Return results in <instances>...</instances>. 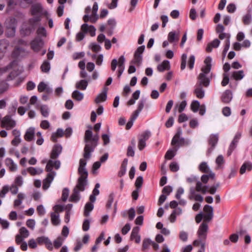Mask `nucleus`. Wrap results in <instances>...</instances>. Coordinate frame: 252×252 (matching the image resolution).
<instances>
[{"label": "nucleus", "mask_w": 252, "mask_h": 252, "mask_svg": "<svg viewBox=\"0 0 252 252\" xmlns=\"http://www.w3.org/2000/svg\"><path fill=\"white\" fill-rule=\"evenodd\" d=\"M47 172L48 173L47 174V177L45 179L48 181H51L52 182L54 180L55 176L56 175V172L53 170Z\"/></svg>", "instance_id": "54"}, {"label": "nucleus", "mask_w": 252, "mask_h": 252, "mask_svg": "<svg viewBox=\"0 0 252 252\" xmlns=\"http://www.w3.org/2000/svg\"><path fill=\"white\" fill-rule=\"evenodd\" d=\"M143 182V177L141 176H138L135 182V186L137 189H139L141 188Z\"/></svg>", "instance_id": "51"}, {"label": "nucleus", "mask_w": 252, "mask_h": 252, "mask_svg": "<svg viewBox=\"0 0 252 252\" xmlns=\"http://www.w3.org/2000/svg\"><path fill=\"white\" fill-rule=\"evenodd\" d=\"M189 198L190 200H195V201L202 202L203 201V197L199 194H197L195 192V188L191 187L189 189Z\"/></svg>", "instance_id": "17"}, {"label": "nucleus", "mask_w": 252, "mask_h": 252, "mask_svg": "<svg viewBox=\"0 0 252 252\" xmlns=\"http://www.w3.org/2000/svg\"><path fill=\"white\" fill-rule=\"evenodd\" d=\"M251 20H252V15H251V13H247L243 17V23L246 25H249L251 23Z\"/></svg>", "instance_id": "47"}, {"label": "nucleus", "mask_w": 252, "mask_h": 252, "mask_svg": "<svg viewBox=\"0 0 252 252\" xmlns=\"http://www.w3.org/2000/svg\"><path fill=\"white\" fill-rule=\"evenodd\" d=\"M212 61V58L210 56L207 57L204 60V63L205 65L201 68L202 72L199 74L198 77V80L196 83L200 84V86L207 87L210 84V79L207 76V75L211 71Z\"/></svg>", "instance_id": "3"}, {"label": "nucleus", "mask_w": 252, "mask_h": 252, "mask_svg": "<svg viewBox=\"0 0 252 252\" xmlns=\"http://www.w3.org/2000/svg\"><path fill=\"white\" fill-rule=\"evenodd\" d=\"M78 173L80 175L78 179V187H80L82 190H85L87 185V178L88 173L86 168L79 167Z\"/></svg>", "instance_id": "4"}, {"label": "nucleus", "mask_w": 252, "mask_h": 252, "mask_svg": "<svg viewBox=\"0 0 252 252\" xmlns=\"http://www.w3.org/2000/svg\"><path fill=\"white\" fill-rule=\"evenodd\" d=\"M178 142L176 144H178L179 146H183V145H188L189 144V141L188 140H185L183 137H180V138H177Z\"/></svg>", "instance_id": "58"}, {"label": "nucleus", "mask_w": 252, "mask_h": 252, "mask_svg": "<svg viewBox=\"0 0 252 252\" xmlns=\"http://www.w3.org/2000/svg\"><path fill=\"white\" fill-rule=\"evenodd\" d=\"M194 94L196 96L200 99L203 98L205 95V91L202 86H200L199 84H196L194 86Z\"/></svg>", "instance_id": "20"}, {"label": "nucleus", "mask_w": 252, "mask_h": 252, "mask_svg": "<svg viewBox=\"0 0 252 252\" xmlns=\"http://www.w3.org/2000/svg\"><path fill=\"white\" fill-rule=\"evenodd\" d=\"M107 99V95H106L105 93H101L98 94L96 98H95L94 101L96 103H99L101 101H104Z\"/></svg>", "instance_id": "43"}, {"label": "nucleus", "mask_w": 252, "mask_h": 252, "mask_svg": "<svg viewBox=\"0 0 252 252\" xmlns=\"http://www.w3.org/2000/svg\"><path fill=\"white\" fill-rule=\"evenodd\" d=\"M195 62V57L194 55H191L189 57L188 61V66L189 68L191 70L193 69Z\"/></svg>", "instance_id": "60"}, {"label": "nucleus", "mask_w": 252, "mask_h": 252, "mask_svg": "<svg viewBox=\"0 0 252 252\" xmlns=\"http://www.w3.org/2000/svg\"><path fill=\"white\" fill-rule=\"evenodd\" d=\"M115 197V194L114 192H111L108 197V199L106 205V207L107 209H110L111 207L112 204L114 201V199Z\"/></svg>", "instance_id": "45"}, {"label": "nucleus", "mask_w": 252, "mask_h": 252, "mask_svg": "<svg viewBox=\"0 0 252 252\" xmlns=\"http://www.w3.org/2000/svg\"><path fill=\"white\" fill-rule=\"evenodd\" d=\"M71 96L74 99L80 101L84 98V94L78 90H75L72 93Z\"/></svg>", "instance_id": "34"}, {"label": "nucleus", "mask_w": 252, "mask_h": 252, "mask_svg": "<svg viewBox=\"0 0 252 252\" xmlns=\"http://www.w3.org/2000/svg\"><path fill=\"white\" fill-rule=\"evenodd\" d=\"M146 102V98H141L138 102V107L137 110H138V111H140V112L143 109L144 104H145Z\"/></svg>", "instance_id": "56"}, {"label": "nucleus", "mask_w": 252, "mask_h": 252, "mask_svg": "<svg viewBox=\"0 0 252 252\" xmlns=\"http://www.w3.org/2000/svg\"><path fill=\"white\" fill-rule=\"evenodd\" d=\"M218 140L219 134H212L210 135L208 143L211 147L208 148L207 151L206 155L207 156H209L212 153L213 150L217 144Z\"/></svg>", "instance_id": "7"}, {"label": "nucleus", "mask_w": 252, "mask_h": 252, "mask_svg": "<svg viewBox=\"0 0 252 252\" xmlns=\"http://www.w3.org/2000/svg\"><path fill=\"white\" fill-rule=\"evenodd\" d=\"M198 169L201 172L205 173H210L211 172H212L210 170V169L207 162L205 161L202 162L199 164Z\"/></svg>", "instance_id": "32"}, {"label": "nucleus", "mask_w": 252, "mask_h": 252, "mask_svg": "<svg viewBox=\"0 0 252 252\" xmlns=\"http://www.w3.org/2000/svg\"><path fill=\"white\" fill-rule=\"evenodd\" d=\"M245 76L243 70L235 71L232 73V77L236 80L242 79Z\"/></svg>", "instance_id": "37"}, {"label": "nucleus", "mask_w": 252, "mask_h": 252, "mask_svg": "<svg viewBox=\"0 0 252 252\" xmlns=\"http://www.w3.org/2000/svg\"><path fill=\"white\" fill-rule=\"evenodd\" d=\"M17 24V21L15 18L10 17L6 19L5 27L7 36L12 37L15 35Z\"/></svg>", "instance_id": "5"}, {"label": "nucleus", "mask_w": 252, "mask_h": 252, "mask_svg": "<svg viewBox=\"0 0 252 252\" xmlns=\"http://www.w3.org/2000/svg\"><path fill=\"white\" fill-rule=\"evenodd\" d=\"M187 55L183 54L181 57V69L184 70L185 69L187 63Z\"/></svg>", "instance_id": "50"}, {"label": "nucleus", "mask_w": 252, "mask_h": 252, "mask_svg": "<svg viewBox=\"0 0 252 252\" xmlns=\"http://www.w3.org/2000/svg\"><path fill=\"white\" fill-rule=\"evenodd\" d=\"M233 98V94L231 91L225 90L221 95V100L224 103H229Z\"/></svg>", "instance_id": "19"}, {"label": "nucleus", "mask_w": 252, "mask_h": 252, "mask_svg": "<svg viewBox=\"0 0 252 252\" xmlns=\"http://www.w3.org/2000/svg\"><path fill=\"white\" fill-rule=\"evenodd\" d=\"M226 9L228 12L233 13L236 11V7L235 4L231 3L227 5Z\"/></svg>", "instance_id": "59"}, {"label": "nucleus", "mask_w": 252, "mask_h": 252, "mask_svg": "<svg viewBox=\"0 0 252 252\" xmlns=\"http://www.w3.org/2000/svg\"><path fill=\"white\" fill-rule=\"evenodd\" d=\"M50 63L48 61H44L40 67L42 71L44 73H48L50 71Z\"/></svg>", "instance_id": "39"}, {"label": "nucleus", "mask_w": 252, "mask_h": 252, "mask_svg": "<svg viewBox=\"0 0 252 252\" xmlns=\"http://www.w3.org/2000/svg\"><path fill=\"white\" fill-rule=\"evenodd\" d=\"M177 150V149L168 150L165 154V158L167 159H171L175 156Z\"/></svg>", "instance_id": "44"}, {"label": "nucleus", "mask_w": 252, "mask_h": 252, "mask_svg": "<svg viewBox=\"0 0 252 252\" xmlns=\"http://www.w3.org/2000/svg\"><path fill=\"white\" fill-rule=\"evenodd\" d=\"M44 45L43 40L39 37H35L31 42V48L35 52H38Z\"/></svg>", "instance_id": "8"}, {"label": "nucleus", "mask_w": 252, "mask_h": 252, "mask_svg": "<svg viewBox=\"0 0 252 252\" xmlns=\"http://www.w3.org/2000/svg\"><path fill=\"white\" fill-rule=\"evenodd\" d=\"M61 161L56 159H50L47 161L45 167L46 171H51L53 170V168L56 170H58L61 166Z\"/></svg>", "instance_id": "9"}, {"label": "nucleus", "mask_w": 252, "mask_h": 252, "mask_svg": "<svg viewBox=\"0 0 252 252\" xmlns=\"http://www.w3.org/2000/svg\"><path fill=\"white\" fill-rule=\"evenodd\" d=\"M40 21V16H34L33 17L30 18L27 23L33 29H35V28Z\"/></svg>", "instance_id": "27"}, {"label": "nucleus", "mask_w": 252, "mask_h": 252, "mask_svg": "<svg viewBox=\"0 0 252 252\" xmlns=\"http://www.w3.org/2000/svg\"><path fill=\"white\" fill-rule=\"evenodd\" d=\"M150 136L151 132L149 131H146L141 135L139 139L146 141L149 138Z\"/></svg>", "instance_id": "64"}, {"label": "nucleus", "mask_w": 252, "mask_h": 252, "mask_svg": "<svg viewBox=\"0 0 252 252\" xmlns=\"http://www.w3.org/2000/svg\"><path fill=\"white\" fill-rule=\"evenodd\" d=\"M237 143H238L236 142H235L233 140L232 141L231 143H230V144L229 145V148H228V150L227 151V154L228 156H230L231 155L233 150L236 148Z\"/></svg>", "instance_id": "48"}, {"label": "nucleus", "mask_w": 252, "mask_h": 252, "mask_svg": "<svg viewBox=\"0 0 252 252\" xmlns=\"http://www.w3.org/2000/svg\"><path fill=\"white\" fill-rule=\"evenodd\" d=\"M9 72L4 81L0 82V94H3L8 88V84L6 82L14 80L19 74L17 69V62L13 61L7 66L0 68V76Z\"/></svg>", "instance_id": "1"}, {"label": "nucleus", "mask_w": 252, "mask_h": 252, "mask_svg": "<svg viewBox=\"0 0 252 252\" xmlns=\"http://www.w3.org/2000/svg\"><path fill=\"white\" fill-rule=\"evenodd\" d=\"M152 243V241H151L150 239H145L143 241L142 244V251H145V250L148 249L150 246L151 245Z\"/></svg>", "instance_id": "49"}, {"label": "nucleus", "mask_w": 252, "mask_h": 252, "mask_svg": "<svg viewBox=\"0 0 252 252\" xmlns=\"http://www.w3.org/2000/svg\"><path fill=\"white\" fill-rule=\"evenodd\" d=\"M200 106V103L198 100H193L190 105V108L193 112L195 113L198 111Z\"/></svg>", "instance_id": "42"}, {"label": "nucleus", "mask_w": 252, "mask_h": 252, "mask_svg": "<svg viewBox=\"0 0 252 252\" xmlns=\"http://www.w3.org/2000/svg\"><path fill=\"white\" fill-rule=\"evenodd\" d=\"M37 243L39 245H42L44 244L46 248L49 250H51L53 249V245L52 242L50 240V239L45 236H41L38 237L36 239Z\"/></svg>", "instance_id": "12"}, {"label": "nucleus", "mask_w": 252, "mask_h": 252, "mask_svg": "<svg viewBox=\"0 0 252 252\" xmlns=\"http://www.w3.org/2000/svg\"><path fill=\"white\" fill-rule=\"evenodd\" d=\"M169 62L167 60H164L161 64H158L157 69L159 72H163L165 70L169 68Z\"/></svg>", "instance_id": "33"}, {"label": "nucleus", "mask_w": 252, "mask_h": 252, "mask_svg": "<svg viewBox=\"0 0 252 252\" xmlns=\"http://www.w3.org/2000/svg\"><path fill=\"white\" fill-rule=\"evenodd\" d=\"M203 184L202 182L198 180L196 183V187L194 188L195 191L205 194L208 191L209 186L205 185H203Z\"/></svg>", "instance_id": "22"}, {"label": "nucleus", "mask_w": 252, "mask_h": 252, "mask_svg": "<svg viewBox=\"0 0 252 252\" xmlns=\"http://www.w3.org/2000/svg\"><path fill=\"white\" fill-rule=\"evenodd\" d=\"M35 0H20V5L22 7H26L28 5L32 4Z\"/></svg>", "instance_id": "53"}, {"label": "nucleus", "mask_w": 252, "mask_h": 252, "mask_svg": "<svg viewBox=\"0 0 252 252\" xmlns=\"http://www.w3.org/2000/svg\"><path fill=\"white\" fill-rule=\"evenodd\" d=\"M34 31V29H33L27 22H25L22 26L20 30V33L22 36H26L29 35Z\"/></svg>", "instance_id": "16"}, {"label": "nucleus", "mask_w": 252, "mask_h": 252, "mask_svg": "<svg viewBox=\"0 0 252 252\" xmlns=\"http://www.w3.org/2000/svg\"><path fill=\"white\" fill-rule=\"evenodd\" d=\"M5 164L8 167L9 170L11 172H14L17 170V165L14 162L13 160L10 158H6L5 160Z\"/></svg>", "instance_id": "26"}, {"label": "nucleus", "mask_w": 252, "mask_h": 252, "mask_svg": "<svg viewBox=\"0 0 252 252\" xmlns=\"http://www.w3.org/2000/svg\"><path fill=\"white\" fill-rule=\"evenodd\" d=\"M90 81V78L88 80L82 79L76 82L75 87L77 89L85 90L88 85V83Z\"/></svg>", "instance_id": "25"}, {"label": "nucleus", "mask_w": 252, "mask_h": 252, "mask_svg": "<svg viewBox=\"0 0 252 252\" xmlns=\"http://www.w3.org/2000/svg\"><path fill=\"white\" fill-rule=\"evenodd\" d=\"M34 128L32 127H30L25 133L24 139L28 142L32 141L34 139Z\"/></svg>", "instance_id": "24"}, {"label": "nucleus", "mask_w": 252, "mask_h": 252, "mask_svg": "<svg viewBox=\"0 0 252 252\" xmlns=\"http://www.w3.org/2000/svg\"><path fill=\"white\" fill-rule=\"evenodd\" d=\"M179 40V35L177 34L175 31L170 32L168 34V40L170 43L174 41H178Z\"/></svg>", "instance_id": "36"}, {"label": "nucleus", "mask_w": 252, "mask_h": 252, "mask_svg": "<svg viewBox=\"0 0 252 252\" xmlns=\"http://www.w3.org/2000/svg\"><path fill=\"white\" fill-rule=\"evenodd\" d=\"M43 7L39 3H36L32 5L31 8V14L32 16H40L43 14Z\"/></svg>", "instance_id": "11"}, {"label": "nucleus", "mask_w": 252, "mask_h": 252, "mask_svg": "<svg viewBox=\"0 0 252 252\" xmlns=\"http://www.w3.org/2000/svg\"><path fill=\"white\" fill-rule=\"evenodd\" d=\"M94 204L90 202H87L85 206L84 215L85 217H88L90 215V213L94 209Z\"/></svg>", "instance_id": "35"}, {"label": "nucleus", "mask_w": 252, "mask_h": 252, "mask_svg": "<svg viewBox=\"0 0 252 252\" xmlns=\"http://www.w3.org/2000/svg\"><path fill=\"white\" fill-rule=\"evenodd\" d=\"M81 30L85 33L89 32L90 35L92 37L94 36L95 35L96 29L93 25L89 26L86 23L83 24L81 26Z\"/></svg>", "instance_id": "18"}, {"label": "nucleus", "mask_w": 252, "mask_h": 252, "mask_svg": "<svg viewBox=\"0 0 252 252\" xmlns=\"http://www.w3.org/2000/svg\"><path fill=\"white\" fill-rule=\"evenodd\" d=\"M90 47L91 50L95 52L99 51L101 49L100 46L95 43H91Z\"/></svg>", "instance_id": "62"}, {"label": "nucleus", "mask_w": 252, "mask_h": 252, "mask_svg": "<svg viewBox=\"0 0 252 252\" xmlns=\"http://www.w3.org/2000/svg\"><path fill=\"white\" fill-rule=\"evenodd\" d=\"M252 169V163L250 161L245 162L241 166L240 169V173L241 174H244L247 170L251 171Z\"/></svg>", "instance_id": "28"}, {"label": "nucleus", "mask_w": 252, "mask_h": 252, "mask_svg": "<svg viewBox=\"0 0 252 252\" xmlns=\"http://www.w3.org/2000/svg\"><path fill=\"white\" fill-rule=\"evenodd\" d=\"M142 56L134 55V59L131 61V63L140 66L142 63Z\"/></svg>", "instance_id": "40"}, {"label": "nucleus", "mask_w": 252, "mask_h": 252, "mask_svg": "<svg viewBox=\"0 0 252 252\" xmlns=\"http://www.w3.org/2000/svg\"><path fill=\"white\" fill-rule=\"evenodd\" d=\"M40 112L43 116L48 117L49 114V108L47 105H42L40 107Z\"/></svg>", "instance_id": "46"}, {"label": "nucleus", "mask_w": 252, "mask_h": 252, "mask_svg": "<svg viewBox=\"0 0 252 252\" xmlns=\"http://www.w3.org/2000/svg\"><path fill=\"white\" fill-rule=\"evenodd\" d=\"M69 192V190L68 188H65L63 189L62 196V199L63 201L65 202L66 201L68 197Z\"/></svg>", "instance_id": "52"}, {"label": "nucleus", "mask_w": 252, "mask_h": 252, "mask_svg": "<svg viewBox=\"0 0 252 252\" xmlns=\"http://www.w3.org/2000/svg\"><path fill=\"white\" fill-rule=\"evenodd\" d=\"M16 126V122L12 119L11 116L6 115L1 120V126L10 130Z\"/></svg>", "instance_id": "6"}, {"label": "nucleus", "mask_w": 252, "mask_h": 252, "mask_svg": "<svg viewBox=\"0 0 252 252\" xmlns=\"http://www.w3.org/2000/svg\"><path fill=\"white\" fill-rule=\"evenodd\" d=\"M220 44V41L218 39H215L211 42L209 43L206 47V51L211 52L213 48H217Z\"/></svg>", "instance_id": "29"}, {"label": "nucleus", "mask_w": 252, "mask_h": 252, "mask_svg": "<svg viewBox=\"0 0 252 252\" xmlns=\"http://www.w3.org/2000/svg\"><path fill=\"white\" fill-rule=\"evenodd\" d=\"M9 187L8 185L4 186L1 191H0V197L3 198L5 194L8 192Z\"/></svg>", "instance_id": "57"}, {"label": "nucleus", "mask_w": 252, "mask_h": 252, "mask_svg": "<svg viewBox=\"0 0 252 252\" xmlns=\"http://www.w3.org/2000/svg\"><path fill=\"white\" fill-rule=\"evenodd\" d=\"M208 228V225L206 223L203 222L200 225L197 231L198 237L199 238L206 240Z\"/></svg>", "instance_id": "14"}, {"label": "nucleus", "mask_w": 252, "mask_h": 252, "mask_svg": "<svg viewBox=\"0 0 252 252\" xmlns=\"http://www.w3.org/2000/svg\"><path fill=\"white\" fill-rule=\"evenodd\" d=\"M59 217V214L58 213H51V222L54 225H58L60 224Z\"/></svg>", "instance_id": "31"}, {"label": "nucleus", "mask_w": 252, "mask_h": 252, "mask_svg": "<svg viewBox=\"0 0 252 252\" xmlns=\"http://www.w3.org/2000/svg\"><path fill=\"white\" fill-rule=\"evenodd\" d=\"M63 148L60 144L55 145L51 151L50 157L51 159H57L62 152Z\"/></svg>", "instance_id": "15"}, {"label": "nucleus", "mask_w": 252, "mask_h": 252, "mask_svg": "<svg viewBox=\"0 0 252 252\" xmlns=\"http://www.w3.org/2000/svg\"><path fill=\"white\" fill-rule=\"evenodd\" d=\"M205 214L204 215V220L207 221H210L213 217V208L212 206L205 205L203 208Z\"/></svg>", "instance_id": "13"}, {"label": "nucleus", "mask_w": 252, "mask_h": 252, "mask_svg": "<svg viewBox=\"0 0 252 252\" xmlns=\"http://www.w3.org/2000/svg\"><path fill=\"white\" fill-rule=\"evenodd\" d=\"M78 187V183H77L76 186L74 187L73 190V192L69 198V201L71 202L74 203L78 202L80 199V192L85 190H82L80 187L79 188Z\"/></svg>", "instance_id": "10"}, {"label": "nucleus", "mask_w": 252, "mask_h": 252, "mask_svg": "<svg viewBox=\"0 0 252 252\" xmlns=\"http://www.w3.org/2000/svg\"><path fill=\"white\" fill-rule=\"evenodd\" d=\"M9 46V43L6 39L0 40V59L4 56Z\"/></svg>", "instance_id": "21"}, {"label": "nucleus", "mask_w": 252, "mask_h": 252, "mask_svg": "<svg viewBox=\"0 0 252 252\" xmlns=\"http://www.w3.org/2000/svg\"><path fill=\"white\" fill-rule=\"evenodd\" d=\"M20 233L21 234L20 235H21L24 238L28 237L29 236V231L25 227H22L20 229Z\"/></svg>", "instance_id": "63"}, {"label": "nucleus", "mask_w": 252, "mask_h": 252, "mask_svg": "<svg viewBox=\"0 0 252 252\" xmlns=\"http://www.w3.org/2000/svg\"><path fill=\"white\" fill-rule=\"evenodd\" d=\"M14 184L16 185L18 187H21L23 184V179L21 176L16 177L14 180Z\"/></svg>", "instance_id": "61"}, {"label": "nucleus", "mask_w": 252, "mask_h": 252, "mask_svg": "<svg viewBox=\"0 0 252 252\" xmlns=\"http://www.w3.org/2000/svg\"><path fill=\"white\" fill-rule=\"evenodd\" d=\"M220 183L218 182V183H216L215 185L211 187L209 189H208L207 192H209L211 194H214L216 193L218 188H219L220 187Z\"/></svg>", "instance_id": "55"}, {"label": "nucleus", "mask_w": 252, "mask_h": 252, "mask_svg": "<svg viewBox=\"0 0 252 252\" xmlns=\"http://www.w3.org/2000/svg\"><path fill=\"white\" fill-rule=\"evenodd\" d=\"M215 178V174L211 172L208 174H203L201 177V182L203 184H206L208 183L209 178L214 179Z\"/></svg>", "instance_id": "30"}, {"label": "nucleus", "mask_w": 252, "mask_h": 252, "mask_svg": "<svg viewBox=\"0 0 252 252\" xmlns=\"http://www.w3.org/2000/svg\"><path fill=\"white\" fill-rule=\"evenodd\" d=\"M182 129L180 127L178 128L177 129V131L175 135L173 137L171 141V145L174 146L176 145L178 142L177 138H180V136L182 135Z\"/></svg>", "instance_id": "38"}, {"label": "nucleus", "mask_w": 252, "mask_h": 252, "mask_svg": "<svg viewBox=\"0 0 252 252\" xmlns=\"http://www.w3.org/2000/svg\"><path fill=\"white\" fill-rule=\"evenodd\" d=\"M99 140L98 133L93 135L92 131L90 129L86 130L84 136V142L86 144L84 149L83 157L86 159H89L91 157L93 153L97 146Z\"/></svg>", "instance_id": "2"}, {"label": "nucleus", "mask_w": 252, "mask_h": 252, "mask_svg": "<svg viewBox=\"0 0 252 252\" xmlns=\"http://www.w3.org/2000/svg\"><path fill=\"white\" fill-rule=\"evenodd\" d=\"M25 50L21 47L16 48L12 52V56L14 58H19L20 57V54L25 53Z\"/></svg>", "instance_id": "41"}, {"label": "nucleus", "mask_w": 252, "mask_h": 252, "mask_svg": "<svg viewBox=\"0 0 252 252\" xmlns=\"http://www.w3.org/2000/svg\"><path fill=\"white\" fill-rule=\"evenodd\" d=\"M139 231V228L138 226H136L133 228L131 235L130 239L131 240H134L136 243H139L141 241V238L140 235L138 234Z\"/></svg>", "instance_id": "23"}]
</instances>
